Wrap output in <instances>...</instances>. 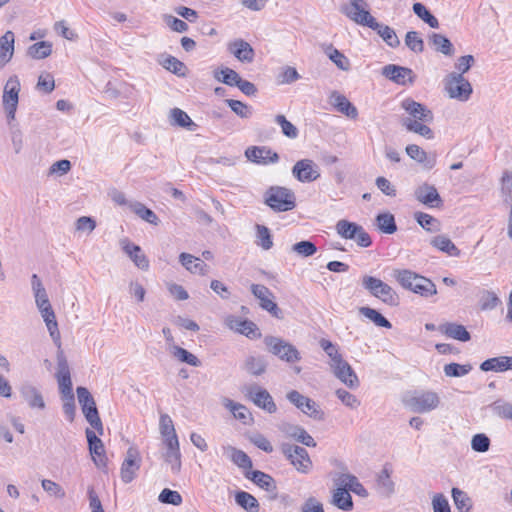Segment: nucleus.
Segmentation results:
<instances>
[{
  "mask_svg": "<svg viewBox=\"0 0 512 512\" xmlns=\"http://www.w3.org/2000/svg\"><path fill=\"white\" fill-rule=\"evenodd\" d=\"M401 107L408 114V117L402 119V125L407 131L419 134L426 139L434 138V133L428 126L432 123L434 116L427 106L411 98H406L401 102Z\"/></svg>",
  "mask_w": 512,
  "mask_h": 512,
  "instance_id": "obj_1",
  "label": "nucleus"
},
{
  "mask_svg": "<svg viewBox=\"0 0 512 512\" xmlns=\"http://www.w3.org/2000/svg\"><path fill=\"white\" fill-rule=\"evenodd\" d=\"M393 277L404 289L422 297H430L437 293L436 285L430 279L411 270L396 269L393 271Z\"/></svg>",
  "mask_w": 512,
  "mask_h": 512,
  "instance_id": "obj_2",
  "label": "nucleus"
},
{
  "mask_svg": "<svg viewBox=\"0 0 512 512\" xmlns=\"http://www.w3.org/2000/svg\"><path fill=\"white\" fill-rule=\"evenodd\" d=\"M264 202L272 210L286 212L295 208V194L288 188L272 186L264 194Z\"/></svg>",
  "mask_w": 512,
  "mask_h": 512,
  "instance_id": "obj_3",
  "label": "nucleus"
},
{
  "mask_svg": "<svg viewBox=\"0 0 512 512\" xmlns=\"http://www.w3.org/2000/svg\"><path fill=\"white\" fill-rule=\"evenodd\" d=\"M362 286L374 297L380 299L389 306L399 304V296L395 290L381 279L365 275L362 278Z\"/></svg>",
  "mask_w": 512,
  "mask_h": 512,
  "instance_id": "obj_4",
  "label": "nucleus"
},
{
  "mask_svg": "<svg viewBox=\"0 0 512 512\" xmlns=\"http://www.w3.org/2000/svg\"><path fill=\"white\" fill-rule=\"evenodd\" d=\"M78 402L81 406L82 412L87 422L93 427L100 435L103 434V424L99 417L95 400L86 387L79 386L76 389Z\"/></svg>",
  "mask_w": 512,
  "mask_h": 512,
  "instance_id": "obj_5",
  "label": "nucleus"
},
{
  "mask_svg": "<svg viewBox=\"0 0 512 512\" xmlns=\"http://www.w3.org/2000/svg\"><path fill=\"white\" fill-rule=\"evenodd\" d=\"M443 83L444 89L451 99L465 102L470 98L473 92L470 82L457 72H451L446 75Z\"/></svg>",
  "mask_w": 512,
  "mask_h": 512,
  "instance_id": "obj_6",
  "label": "nucleus"
},
{
  "mask_svg": "<svg viewBox=\"0 0 512 512\" xmlns=\"http://www.w3.org/2000/svg\"><path fill=\"white\" fill-rule=\"evenodd\" d=\"M404 404L414 413H427L440 404V397L434 391H418L405 397Z\"/></svg>",
  "mask_w": 512,
  "mask_h": 512,
  "instance_id": "obj_7",
  "label": "nucleus"
},
{
  "mask_svg": "<svg viewBox=\"0 0 512 512\" xmlns=\"http://www.w3.org/2000/svg\"><path fill=\"white\" fill-rule=\"evenodd\" d=\"M20 89L19 78L16 75L10 76L4 86L2 96L3 109L9 122L15 119Z\"/></svg>",
  "mask_w": 512,
  "mask_h": 512,
  "instance_id": "obj_8",
  "label": "nucleus"
},
{
  "mask_svg": "<svg viewBox=\"0 0 512 512\" xmlns=\"http://www.w3.org/2000/svg\"><path fill=\"white\" fill-rule=\"evenodd\" d=\"M340 12L356 24L366 27L375 19L365 0H348V3L340 7Z\"/></svg>",
  "mask_w": 512,
  "mask_h": 512,
  "instance_id": "obj_9",
  "label": "nucleus"
},
{
  "mask_svg": "<svg viewBox=\"0 0 512 512\" xmlns=\"http://www.w3.org/2000/svg\"><path fill=\"white\" fill-rule=\"evenodd\" d=\"M281 451L298 472L303 474L309 473L312 468V461L305 448L283 443L281 445Z\"/></svg>",
  "mask_w": 512,
  "mask_h": 512,
  "instance_id": "obj_10",
  "label": "nucleus"
},
{
  "mask_svg": "<svg viewBox=\"0 0 512 512\" xmlns=\"http://www.w3.org/2000/svg\"><path fill=\"white\" fill-rule=\"evenodd\" d=\"M264 343L269 351L278 356L281 360L294 363L300 360V353L292 344L274 336H267Z\"/></svg>",
  "mask_w": 512,
  "mask_h": 512,
  "instance_id": "obj_11",
  "label": "nucleus"
},
{
  "mask_svg": "<svg viewBox=\"0 0 512 512\" xmlns=\"http://www.w3.org/2000/svg\"><path fill=\"white\" fill-rule=\"evenodd\" d=\"M286 398L289 400L290 403H292L294 406H296L299 410H301L304 414L307 416L316 419V420H322L324 417L323 411L319 408L317 403L302 395L297 390H292L287 393Z\"/></svg>",
  "mask_w": 512,
  "mask_h": 512,
  "instance_id": "obj_12",
  "label": "nucleus"
},
{
  "mask_svg": "<svg viewBox=\"0 0 512 512\" xmlns=\"http://www.w3.org/2000/svg\"><path fill=\"white\" fill-rule=\"evenodd\" d=\"M141 462L142 458L138 449L136 447L128 448L120 471L121 479L124 483L128 484L135 479Z\"/></svg>",
  "mask_w": 512,
  "mask_h": 512,
  "instance_id": "obj_13",
  "label": "nucleus"
},
{
  "mask_svg": "<svg viewBox=\"0 0 512 512\" xmlns=\"http://www.w3.org/2000/svg\"><path fill=\"white\" fill-rule=\"evenodd\" d=\"M247 397L259 408L272 414L277 411V406L270 393L258 386L251 385L247 388Z\"/></svg>",
  "mask_w": 512,
  "mask_h": 512,
  "instance_id": "obj_14",
  "label": "nucleus"
},
{
  "mask_svg": "<svg viewBox=\"0 0 512 512\" xmlns=\"http://www.w3.org/2000/svg\"><path fill=\"white\" fill-rule=\"evenodd\" d=\"M251 292L260 301V307L263 310H266L278 319L282 317L281 310L273 300V293L266 286L252 284Z\"/></svg>",
  "mask_w": 512,
  "mask_h": 512,
  "instance_id": "obj_15",
  "label": "nucleus"
},
{
  "mask_svg": "<svg viewBox=\"0 0 512 512\" xmlns=\"http://www.w3.org/2000/svg\"><path fill=\"white\" fill-rule=\"evenodd\" d=\"M293 176L302 183H309L320 177L318 166L310 159H302L292 168Z\"/></svg>",
  "mask_w": 512,
  "mask_h": 512,
  "instance_id": "obj_16",
  "label": "nucleus"
},
{
  "mask_svg": "<svg viewBox=\"0 0 512 512\" xmlns=\"http://www.w3.org/2000/svg\"><path fill=\"white\" fill-rule=\"evenodd\" d=\"M245 156L258 165H269L279 160V155L266 146H250L246 149Z\"/></svg>",
  "mask_w": 512,
  "mask_h": 512,
  "instance_id": "obj_17",
  "label": "nucleus"
},
{
  "mask_svg": "<svg viewBox=\"0 0 512 512\" xmlns=\"http://www.w3.org/2000/svg\"><path fill=\"white\" fill-rule=\"evenodd\" d=\"M382 75L398 85L412 84L415 79L412 69L395 64L384 66L382 68Z\"/></svg>",
  "mask_w": 512,
  "mask_h": 512,
  "instance_id": "obj_18",
  "label": "nucleus"
},
{
  "mask_svg": "<svg viewBox=\"0 0 512 512\" xmlns=\"http://www.w3.org/2000/svg\"><path fill=\"white\" fill-rule=\"evenodd\" d=\"M86 438L88 441L89 451L95 465L98 468L106 467L107 458L102 440L96 433L90 429H86Z\"/></svg>",
  "mask_w": 512,
  "mask_h": 512,
  "instance_id": "obj_19",
  "label": "nucleus"
},
{
  "mask_svg": "<svg viewBox=\"0 0 512 512\" xmlns=\"http://www.w3.org/2000/svg\"><path fill=\"white\" fill-rule=\"evenodd\" d=\"M225 325L240 334H243L249 338H255L259 336L258 328L255 323L250 320L242 319L240 317L229 315L225 319Z\"/></svg>",
  "mask_w": 512,
  "mask_h": 512,
  "instance_id": "obj_20",
  "label": "nucleus"
},
{
  "mask_svg": "<svg viewBox=\"0 0 512 512\" xmlns=\"http://www.w3.org/2000/svg\"><path fill=\"white\" fill-rule=\"evenodd\" d=\"M334 376L339 379L347 387L354 389L359 386V379L351 365L346 361L335 364L331 367Z\"/></svg>",
  "mask_w": 512,
  "mask_h": 512,
  "instance_id": "obj_21",
  "label": "nucleus"
},
{
  "mask_svg": "<svg viewBox=\"0 0 512 512\" xmlns=\"http://www.w3.org/2000/svg\"><path fill=\"white\" fill-rule=\"evenodd\" d=\"M415 198L420 203L431 207H439L442 205V199L435 186L424 183L416 188L414 192Z\"/></svg>",
  "mask_w": 512,
  "mask_h": 512,
  "instance_id": "obj_22",
  "label": "nucleus"
},
{
  "mask_svg": "<svg viewBox=\"0 0 512 512\" xmlns=\"http://www.w3.org/2000/svg\"><path fill=\"white\" fill-rule=\"evenodd\" d=\"M279 430L307 447L316 446L314 438L301 426L283 422L279 425Z\"/></svg>",
  "mask_w": 512,
  "mask_h": 512,
  "instance_id": "obj_23",
  "label": "nucleus"
},
{
  "mask_svg": "<svg viewBox=\"0 0 512 512\" xmlns=\"http://www.w3.org/2000/svg\"><path fill=\"white\" fill-rule=\"evenodd\" d=\"M19 392L30 408L40 410L45 408L46 405L43 396L39 389L33 384L29 382L23 383L19 388Z\"/></svg>",
  "mask_w": 512,
  "mask_h": 512,
  "instance_id": "obj_24",
  "label": "nucleus"
},
{
  "mask_svg": "<svg viewBox=\"0 0 512 512\" xmlns=\"http://www.w3.org/2000/svg\"><path fill=\"white\" fill-rule=\"evenodd\" d=\"M120 244L123 251L129 256L136 267L141 270H147L149 268V260L139 245L130 242L128 239H122Z\"/></svg>",
  "mask_w": 512,
  "mask_h": 512,
  "instance_id": "obj_25",
  "label": "nucleus"
},
{
  "mask_svg": "<svg viewBox=\"0 0 512 512\" xmlns=\"http://www.w3.org/2000/svg\"><path fill=\"white\" fill-rule=\"evenodd\" d=\"M407 155L423 164L424 168L430 170L436 165L437 156L436 154H427L421 147L416 144H410L406 147Z\"/></svg>",
  "mask_w": 512,
  "mask_h": 512,
  "instance_id": "obj_26",
  "label": "nucleus"
},
{
  "mask_svg": "<svg viewBox=\"0 0 512 512\" xmlns=\"http://www.w3.org/2000/svg\"><path fill=\"white\" fill-rule=\"evenodd\" d=\"M228 50L241 62L250 63L253 61L254 50L248 42L242 39L230 42Z\"/></svg>",
  "mask_w": 512,
  "mask_h": 512,
  "instance_id": "obj_27",
  "label": "nucleus"
},
{
  "mask_svg": "<svg viewBox=\"0 0 512 512\" xmlns=\"http://www.w3.org/2000/svg\"><path fill=\"white\" fill-rule=\"evenodd\" d=\"M179 261L190 273L206 275L209 271V267L204 261L189 253H181L179 255Z\"/></svg>",
  "mask_w": 512,
  "mask_h": 512,
  "instance_id": "obj_28",
  "label": "nucleus"
},
{
  "mask_svg": "<svg viewBox=\"0 0 512 512\" xmlns=\"http://www.w3.org/2000/svg\"><path fill=\"white\" fill-rule=\"evenodd\" d=\"M15 36L12 31H7L0 37V68L9 63L14 54Z\"/></svg>",
  "mask_w": 512,
  "mask_h": 512,
  "instance_id": "obj_29",
  "label": "nucleus"
},
{
  "mask_svg": "<svg viewBox=\"0 0 512 512\" xmlns=\"http://www.w3.org/2000/svg\"><path fill=\"white\" fill-rule=\"evenodd\" d=\"M368 27L376 31L377 34L385 41V43L388 46L396 48L400 45V40L396 35L394 29H392L391 27L377 22L376 19L371 21Z\"/></svg>",
  "mask_w": 512,
  "mask_h": 512,
  "instance_id": "obj_30",
  "label": "nucleus"
},
{
  "mask_svg": "<svg viewBox=\"0 0 512 512\" xmlns=\"http://www.w3.org/2000/svg\"><path fill=\"white\" fill-rule=\"evenodd\" d=\"M480 369L484 372H505L512 370V357L511 356H499L489 358L483 361L480 365Z\"/></svg>",
  "mask_w": 512,
  "mask_h": 512,
  "instance_id": "obj_31",
  "label": "nucleus"
},
{
  "mask_svg": "<svg viewBox=\"0 0 512 512\" xmlns=\"http://www.w3.org/2000/svg\"><path fill=\"white\" fill-rule=\"evenodd\" d=\"M32 291L35 297V303L38 310L50 307V301L40 278L37 274H33L31 277Z\"/></svg>",
  "mask_w": 512,
  "mask_h": 512,
  "instance_id": "obj_32",
  "label": "nucleus"
},
{
  "mask_svg": "<svg viewBox=\"0 0 512 512\" xmlns=\"http://www.w3.org/2000/svg\"><path fill=\"white\" fill-rule=\"evenodd\" d=\"M242 368L253 376H260L265 373L267 362L261 355H249L245 358Z\"/></svg>",
  "mask_w": 512,
  "mask_h": 512,
  "instance_id": "obj_33",
  "label": "nucleus"
},
{
  "mask_svg": "<svg viewBox=\"0 0 512 512\" xmlns=\"http://www.w3.org/2000/svg\"><path fill=\"white\" fill-rule=\"evenodd\" d=\"M169 119L171 125L185 128L188 131H195L197 128V124H195L189 115L180 108L171 109Z\"/></svg>",
  "mask_w": 512,
  "mask_h": 512,
  "instance_id": "obj_34",
  "label": "nucleus"
},
{
  "mask_svg": "<svg viewBox=\"0 0 512 512\" xmlns=\"http://www.w3.org/2000/svg\"><path fill=\"white\" fill-rule=\"evenodd\" d=\"M224 453L231 459V461L242 469H251L252 461L250 457L242 450L232 446H224Z\"/></svg>",
  "mask_w": 512,
  "mask_h": 512,
  "instance_id": "obj_35",
  "label": "nucleus"
},
{
  "mask_svg": "<svg viewBox=\"0 0 512 512\" xmlns=\"http://www.w3.org/2000/svg\"><path fill=\"white\" fill-rule=\"evenodd\" d=\"M441 332H443L447 337L459 340L462 342L469 341L471 336L467 329L460 324L456 323H446L440 327Z\"/></svg>",
  "mask_w": 512,
  "mask_h": 512,
  "instance_id": "obj_36",
  "label": "nucleus"
},
{
  "mask_svg": "<svg viewBox=\"0 0 512 512\" xmlns=\"http://www.w3.org/2000/svg\"><path fill=\"white\" fill-rule=\"evenodd\" d=\"M246 477L252 480L256 485L260 488L266 490L267 492H275L276 491V483L274 479L259 470L252 471L246 474Z\"/></svg>",
  "mask_w": 512,
  "mask_h": 512,
  "instance_id": "obj_37",
  "label": "nucleus"
},
{
  "mask_svg": "<svg viewBox=\"0 0 512 512\" xmlns=\"http://www.w3.org/2000/svg\"><path fill=\"white\" fill-rule=\"evenodd\" d=\"M376 489L382 496L389 497L394 492V482L391 479L390 472L384 468L377 476Z\"/></svg>",
  "mask_w": 512,
  "mask_h": 512,
  "instance_id": "obj_38",
  "label": "nucleus"
},
{
  "mask_svg": "<svg viewBox=\"0 0 512 512\" xmlns=\"http://www.w3.org/2000/svg\"><path fill=\"white\" fill-rule=\"evenodd\" d=\"M430 244L449 256L458 257L461 253L455 244L445 235L435 236L431 239Z\"/></svg>",
  "mask_w": 512,
  "mask_h": 512,
  "instance_id": "obj_39",
  "label": "nucleus"
},
{
  "mask_svg": "<svg viewBox=\"0 0 512 512\" xmlns=\"http://www.w3.org/2000/svg\"><path fill=\"white\" fill-rule=\"evenodd\" d=\"M331 97L334 99L333 104L339 112L352 119L357 117L358 111L356 107L345 96L334 92Z\"/></svg>",
  "mask_w": 512,
  "mask_h": 512,
  "instance_id": "obj_40",
  "label": "nucleus"
},
{
  "mask_svg": "<svg viewBox=\"0 0 512 512\" xmlns=\"http://www.w3.org/2000/svg\"><path fill=\"white\" fill-rule=\"evenodd\" d=\"M39 312L46 324V327L49 331L51 338L54 341L59 340L60 333H59V329H58V323L56 321V316H55L54 310L52 309V306L41 309V310H39Z\"/></svg>",
  "mask_w": 512,
  "mask_h": 512,
  "instance_id": "obj_41",
  "label": "nucleus"
},
{
  "mask_svg": "<svg viewBox=\"0 0 512 512\" xmlns=\"http://www.w3.org/2000/svg\"><path fill=\"white\" fill-rule=\"evenodd\" d=\"M429 42L434 46L437 52H441L446 56H452L454 54V48L451 41L442 34L432 33L429 36Z\"/></svg>",
  "mask_w": 512,
  "mask_h": 512,
  "instance_id": "obj_42",
  "label": "nucleus"
},
{
  "mask_svg": "<svg viewBox=\"0 0 512 512\" xmlns=\"http://www.w3.org/2000/svg\"><path fill=\"white\" fill-rule=\"evenodd\" d=\"M451 496L456 508L460 512H470L473 507V502L470 496L463 490L453 487Z\"/></svg>",
  "mask_w": 512,
  "mask_h": 512,
  "instance_id": "obj_43",
  "label": "nucleus"
},
{
  "mask_svg": "<svg viewBox=\"0 0 512 512\" xmlns=\"http://www.w3.org/2000/svg\"><path fill=\"white\" fill-rule=\"evenodd\" d=\"M255 230V244L263 250H270L273 247V239L269 228L265 225L256 224Z\"/></svg>",
  "mask_w": 512,
  "mask_h": 512,
  "instance_id": "obj_44",
  "label": "nucleus"
},
{
  "mask_svg": "<svg viewBox=\"0 0 512 512\" xmlns=\"http://www.w3.org/2000/svg\"><path fill=\"white\" fill-rule=\"evenodd\" d=\"M332 503L343 511H351L353 509L352 497L344 487L335 490Z\"/></svg>",
  "mask_w": 512,
  "mask_h": 512,
  "instance_id": "obj_45",
  "label": "nucleus"
},
{
  "mask_svg": "<svg viewBox=\"0 0 512 512\" xmlns=\"http://www.w3.org/2000/svg\"><path fill=\"white\" fill-rule=\"evenodd\" d=\"M235 502L247 512H258L259 503L257 499L246 491H239L235 494Z\"/></svg>",
  "mask_w": 512,
  "mask_h": 512,
  "instance_id": "obj_46",
  "label": "nucleus"
},
{
  "mask_svg": "<svg viewBox=\"0 0 512 512\" xmlns=\"http://www.w3.org/2000/svg\"><path fill=\"white\" fill-rule=\"evenodd\" d=\"M341 484H343L344 488H346L349 491H352L353 493L361 496V497H367L368 492L365 489V487L359 482L357 477L351 474H343L340 478Z\"/></svg>",
  "mask_w": 512,
  "mask_h": 512,
  "instance_id": "obj_47",
  "label": "nucleus"
},
{
  "mask_svg": "<svg viewBox=\"0 0 512 512\" xmlns=\"http://www.w3.org/2000/svg\"><path fill=\"white\" fill-rule=\"evenodd\" d=\"M325 54L340 70L348 71L350 69L349 59L332 45L325 48Z\"/></svg>",
  "mask_w": 512,
  "mask_h": 512,
  "instance_id": "obj_48",
  "label": "nucleus"
},
{
  "mask_svg": "<svg viewBox=\"0 0 512 512\" xmlns=\"http://www.w3.org/2000/svg\"><path fill=\"white\" fill-rule=\"evenodd\" d=\"M129 207L136 215H138L144 221L153 225H158L159 219L157 215L151 209L147 208L144 204L140 202H131L129 203Z\"/></svg>",
  "mask_w": 512,
  "mask_h": 512,
  "instance_id": "obj_49",
  "label": "nucleus"
},
{
  "mask_svg": "<svg viewBox=\"0 0 512 512\" xmlns=\"http://www.w3.org/2000/svg\"><path fill=\"white\" fill-rule=\"evenodd\" d=\"M171 353L180 362L186 363L193 367H199L201 365V361L197 358V356L180 346L173 345L171 347Z\"/></svg>",
  "mask_w": 512,
  "mask_h": 512,
  "instance_id": "obj_50",
  "label": "nucleus"
},
{
  "mask_svg": "<svg viewBox=\"0 0 512 512\" xmlns=\"http://www.w3.org/2000/svg\"><path fill=\"white\" fill-rule=\"evenodd\" d=\"M214 78L228 86H237L240 75L233 69L225 67L214 71Z\"/></svg>",
  "mask_w": 512,
  "mask_h": 512,
  "instance_id": "obj_51",
  "label": "nucleus"
},
{
  "mask_svg": "<svg viewBox=\"0 0 512 512\" xmlns=\"http://www.w3.org/2000/svg\"><path fill=\"white\" fill-rule=\"evenodd\" d=\"M376 225L383 233L393 234L397 230V225L393 214L389 212L380 213L376 217Z\"/></svg>",
  "mask_w": 512,
  "mask_h": 512,
  "instance_id": "obj_52",
  "label": "nucleus"
},
{
  "mask_svg": "<svg viewBox=\"0 0 512 512\" xmlns=\"http://www.w3.org/2000/svg\"><path fill=\"white\" fill-rule=\"evenodd\" d=\"M359 312L378 327L391 328L392 326L391 323L380 312L373 308L361 307Z\"/></svg>",
  "mask_w": 512,
  "mask_h": 512,
  "instance_id": "obj_53",
  "label": "nucleus"
},
{
  "mask_svg": "<svg viewBox=\"0 0 512 512\" xmlns=\"http://www.w3.org/2000/svg\"><path fill=\"white\" fill-rule=\"evenodd\" d=\"M224 406L231 411L236 419L241 420L243 423H246L251 418L249 410L240 403L225 399Z\"/></svg>",
  "mask_w": 512,
  "mask_h": 512,
  "instance_id": "obj_54",
  "label": "nucleus"
},
{
  "mask_svg": "<svg viewBox=\"0 0 512 512\" xmlns=\"http://www.w3.org/2000/svg\"><path fill=\"white\" fill-rule=\"evenodd\" d=\"M360 225L348 220H339L336 224L337 233L344 239L352 240L355 237V233L359 231Z\"/></svg>",
  "mask_w": 512,
  "mask_h": 512,
  "instance_id": "obj_55",
  "label": "nucleus"
},
{
  "mask_svg": "<svg viewBox=\"0 0 512 512\" xmlns=\"http://www.w3.org/2000/svg\"><path fill=\"white\" fill-rule=\"evenodd\" d=\"M319 344L320 347L327 354V356L330 358V367L344 360L336 344H333L331 341L327 339H321L319 341Z\"/></svg>",
  "mask_w": 512,
  "mask_h": 512,
  "instance_id": "obj_56",
  "label": "nucleus"
},
{
  "mask_svg": "<svg viewBox=\"0 0 512 512\" xmlns=\"http://www.w3.org/2000/svg\"><path fill=\"white\" fill-rule=\"evenodd\" d=\"M52 52V44L47 41H41L31 45L28 48V55L33 59H44Z\"/></svg>",
  "mask_w": 512,
  "mask_h": 512,
  "instance_id": "obj_57",
  "label": "nucleus"
},
{
  "mask_svg": "<svg viewBox=\"0 0 512 512\" xmlns=\"http://www.w3.org/2000/svg\"><path fill=\"white\" fill-rule=\"evenodd\" d=\"M413 12L431 28L439 27L438 19L422 3H414Z\"/></svg>",
  "mask_w": 512,
  "mask_h": 512,
  "instance_id": "obj_58",
  "label": "nucleus"
},
{
  "mask_svg": "<svg viewBox=\"0 0 512 512\" xmlns=\"http://www.w3.org/2000/svg\"><path fill=\"white\" fill-rule=\"evenodd\" d=\"M415 219L427 231L436 232L439 230V221L427 213L417 212L415 213Z\"/></svg>",
  "mask_w": 512,
  "mask_h": 512,
  "instance_id": "obj_59",
  "label": "nucleus"
},
{
  "mask_svg": "<svg viewBox=\"0 0 512 512\" xmlns=\"http://www.w3.org/2000/svg\"><path fill=\"white\" fill-rule=\"evenodd\" d=\"M472 370L470 364L449 363L444 366V373L448 377H463Z\"/></svg>",
  "mask_w": 512,
  "mask_h": 512,
  "instance_id": "obj_60",
  "label": "nucleus"
},
{
  "mask_svg": "<svg viewBox=\"0 0 512 512\" xmlns=\"http://www.w3.org/2000/svg\"><path fill=\"white\" fill-rule=\"evenodd\" d=\"M292 251L301 257H310L317 252V247L312 241L302 240L292 246Z\"/></svg>",
  "mask_w": 512,
  "mask_h": 512,
  "instance_id": "obj_61",
  "label": "nucleus"
},
{
  "mask_svg": "<svg viewBox=\"0 0 512 512\" xmlns=\"http://www.w3.org/2000/svg\"><path fill=\"white\" fill-rule=\"evenodd\" d=\"M225 102L239 117L247 119L252 116V108L247 104L234 99H227Z\"/></svg>",
  "mask_w": 512,
  "mask_h": 512,
  "instance_id": "obj_62",
  "label": "nucleus"
},
{
  "mask_svg": "<svg viewBox=\"0 0 512 512\" xmlns=\"http://www.w3.org/2000/svg\"><path fill=\"white\" fill-rule=\"evenodd\" d=\"M405 44L411 51L415 53H421L424 50L423 39L416 31H409L406 33Z\"/></svg>",
  "mask_w": 512,
  "mask_h": 512,
  "instance_id": "obj_63",
  "label": "nucleus"
},
{
  "mask_svg": "<svg viewBox=\"0 0 512 512\" xmlns=\"http://www.w3.org/2000/svg\"><path fill=\"white\" fill-rule=\"evenodd\" d=\"M158 500L163 504H171L174 506H179L182 504V496L178 491H174L168 488H165L161 491L158 496Z\"/></svg>",
  "mask_w": 512,
  "mask_h": 512,
  "instance_id": "obj_64",
  "label": "nucleus"
}]
</instances>
